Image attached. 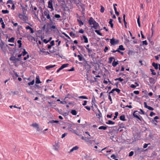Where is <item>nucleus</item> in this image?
<instances>
[{
	"label": "nucleus",
	"mask_w": 160,
	"mask_h": 160,
	"mask_svg": "<svg viewBox=\"0 0 160 160\" xmlns=\"http://www.w3.org/2000/svg\"><path fill=\"white\" fill-rule=\"evenodd\" d=\"M88 22L90 25H93V26H91V28H93L95 29H97L99 26L98 24L97 23L92 17H90L88 20Z\"/></svg>",
	"instance_id": "1"
},
{
	"label": "nucleus",
	"mask_w": 160,
	"mask_h": 160,
	"mask_svg": "<svg viewBox=\"0 0 160 160\" xmlns=\"http://www.w3.org/2000/svg\"><path fill=\"white\" fill-rule=\"evenodd\" d=\"M44 14L46 18L49 20L50 22L52 23V22L50 17L49 11L48 10H46L44 12Z\"/></svg>",
	"instance_id": "2"
},
{
	"label": "nucleus",
	"mask_w": 160,
	"mask_h": 160,
	"mask_svg": "<svg viewBox=\"0 0 160 160\" xmlns=\"http://www.w3.org/2000/svg\"><path fill=\"white\" fill-rule=\"evenodd\" d=\"M52 0H49L48 2V7L51 9L52 11L54 10L52 5Z\"/></svg>",
	"instance_id": "3"
},
{
	"label": "nucleus",
	"mask_w": 160,
	"mask_h": 160,
	"mask_svg": "<svg viewBox=\"0 0 160 160\" xmlns=\"http://www.w3.org/2000/svg\"><path fill=\"white\" fill-rule=\"evenodd\" d=\"M118 40H115V39L113 38L110 39V43L112 45H114L116 44H118Z\"/></svg>",
	"instance_id": "4"
},
{
	"label": "nucleus",
	"mask_w": 160,
	"mask_h": 160,
	"mask_svg": "<svg viewBox=\"0 0 160 160\" xmlns=\"http://www.w3.org/2000/svg\"><path fill=\"white\" fill-rule=\"evenodd\" d=\"M68 130L69 131L72 132L73 133H75V131L72 128V125L71 124H68Z\"/></svg>",
	"instance_id": "5"
},
{
	"label": "nucleus",
	"mask_w": 160,
	"mask_h": 160,
	"mask_svg": "<svg viewBox=\"0 0 160 160\" xmlns=\"http://www.w3.org/2000/svg\"><path fill=\"white\" fill-rule=\"evenodd\" d=\"M53 149L55 150H58L59 148L58 142L56 143L53 145Z\"/></svg>",
	"instance_id": "6"
},
{
	"label": "nucleus",
	"mask_w": 160,
	"mask_h": 160,
	"mask_svg": "<svg viewBox=\"0 0 160 160\" xmlns=\"http://www.w3.org/2000/svg\"><path fill=\"white\" fill-rule=\"evenodd\" d=\"M51 22V23H50V27L52 29H55L56 28V25H55V23H53V22H52V23L51 22Z\"/></svg>",
	"instance_id": "7"
},
{
	"label": "nucleus",
	"mask_w": 160,
	"mask_h": 160,
	"mask_svg": "<svg viewBox=\"0 0 160 160\" xmlns=\"http://www.w3.org/2000/svg\"><path fill=\"white\" fill-rule=\"evenodd\" d=\"M137 112V111H135L133 114V116H134V117L137 118L139 120H140V121H142V119H141L140 118L139 116L137 114V113H136V112Z\"/></svg>",
	"instance_id": "8"
},
{
	"label": "nucleus",
	"mask_w": 160,
	"mask_h": 160,
	"mask_svg": "<svg viewBox=\"0 0 160 160\" xmlns=\"http://www.w3.org/2000/svg\"><path fill=\"white\" fill-rule=\"evenodd\" d=\"M79 148V147L78 146H75L73 147L70 151L69 152H73L74 151H76Z\"/></svg>",
	"instance_id": "9"
},
{
	"label": "nucleus",
	"mask_w": 160,
	"mask_h": 160,
	"mask_svg": "<svg viewBox=\"0 0 160 160\" xmlns=\"http://www.w3.org/2000/svg\"><path fill=\"white\" fill-rule=\"evenodd\" d=\"M149 81L151 84H154L155 82L154 79L152 78H149Z\"/></svg>",
	"instance_id": "10"
},
{
	"label": "nucleus",
	"mask_w": 160,
	"mask_h": 160,
	"mask_svg": "<svg viewBox=\"0 0 160 160\" xmlns=\"http://www.w3.org/2000/svg\"><path fill=\"white\" fill-rule=\"evenodd\" d=\"M55 66H56L55 65H48V66H46L45 67V68H46V69L48 70L51 68H52L54 67H55Z\"/></svg>",
	"instance_id": "11"
},
{
	"label": "nucleus",
	"mask_w": 160,
	"mask_h": 160,
	"mask_svg": "<svg viewBox=\"0 0 160 160\" xmlns=\"http://www.w3.org/2000/svg\"><path fill=\"white\" fill-rule=\"evenodd\" d=\"M31 126H32L34 128H37V129H38L39 128L38 124L35 123L32 124L31 125Z\"/></svg>",
	"instance_id": "12"
},
{
	"label": "nucleus",
	"mask_w": 160,
	"mask_h": 160,
	"mask_svg": "<svg viewBox=\"0 0 160 160\" xmlns=\"http://www.w3.org/2000/svg\"><path fill=\"white\" fill-rule=\"evenodd\" d=\"M152 65L156 69H158V65L157 63H155L154 62H153L152 63Z\"/></svg>",
	"instance_id": "13"
},
{
	"label": "nucleus",
	"mask_w": 160,
	"mask_h": 160,
	"mask_svg": "<svg viewBox=\"0 0 160 160\" xmlns=\"http://www.w3.org/2000/svg\"><path fill=\"white\" fill-rule=\"evenodd\" d=\"M36 83H41V82L40 81V80H39L38 76H37L36 77Z\"/></svg>",
	"instance_id": "14"
},
{
	"label": "nucleus",
	"mask_w": 160,
	"mask_h": 160,
	"mask_svg": "<svg viewBox=\"0 0 160 160\" xmlns=\"http://www.w3.org/2000/svg\"><path fill=\"white\" fill-rule=\"evenodd\" d=\"M83 39L84 40V42L85 43H88V38H87V37L85 36L84 35L83 36Z\"/></svg>",
	"instance_id": "15"
},
{
	"label": "nucleus",
	"mask_w": 160,
	"mask_h": 160,
	"mask_svg": "<svg viewBox=\"0 0 160 160\" xmlns=\"http://www.w3.org/2000/svg\"><path fill=\"white\" fill-rule=\"evenodd\" d=\"M14 39L15 38H14L12 37L8 40V42H14Z\"/></svg>",
	"instance_id": "16"
},
{
	"label": "nucleus",
	"mask_w": 160,
	"mask_h": 160,
	"mask_svg": "<svg viewBox=\"0 0 160 160\" xmlns=\"http://www.w3.org/2000/svg\"><path fill=\"white\" fill-rule=\"evenodd\" d=\"M118 62L115 61H114L112 63V66L113 67H115L118 64Z\"/></svg>",
	"instance_id": "17"
},
{
	"label": "nucleus",
	"mask_w": 160,
	"mask_h": 160,
	"mask_svg": "<svg viewBox=\"0 0 160 160\" xmlns=\"http://www.w3.org/2000/svg\"><path fill=\"white\" fill-rule=\"evenodd\" d=\"M0 47L2 50H3L4 49V44L2 42L0 43Z\"/></svg>",
	"instance_id": "18"
},
{
	"label": "nucleus",
	"mask_w": 160,
	"mask_h": 160,
	"mask_svg": "<svg viewBox=\"0 0 160 160\" xmlns=\"http://www.w3.org/2000/svg\"><path fill=\"white\" fill-rule=\"evenodd\" d=\"M112 21L113 20L112 19H110L109 22V23L110 24L111 27L112 28H113V24L112 23Z\"/></svg>",
	"instance_id": "19"
},
{
	"label": "nucleus",
	"mask_w": 160,
	"mask_h": 160,
	"mask_svg": "<svg viewBox=\"0 0 160 160\" xmlns=\"http://www.w3.org/2000/svg\"><path fill=\"white\" fill-rule=\"evenodd\" d=\"M107 128V127L104 126H101L98 128V129H103L104 130H106Z\"/></svg>",
	"instance_id": "20"
},
{
	"label": "nucleus",
	"mask_w": 160,
	"mask_h": 160,
	"mask_svg": "<svg viewBox=\"0 0 160 160\" xmlns=\"http://www.w3.org/2000/svg\"><path fill=\"white\" fill-rule=\"evenodd\" d=\"M120 119L122 121H125V116L124 115H122L120 117Z\"/></svg>",
	"instance_id": "21"
},
{
	"label": "nucleus",
	"mask_w": 160,
	"mask_h": 160,
	"mask_svg": "<svg viewBox=\"0 0 160 160\" xmlns=\"http://www.w3.org/2000/svg\"><path fill=\"white\" fill-rule=\"evenodd\" d=\"M78 98L80 99H88V98L86 96H80L78 97Z\"/></svg>",
	"instance_id": "22"
},
{
	"label": "nucleus",
	"mask_w": 160,
	"mask_h": 160,
	"mask_svg": "<svg viewBox=\"0 0 160 160\" xmlns=\"http://www.w3.org/2000/svg\"><path fill=\"white\" fill-rule=\"evenodd\" d=\"M68 65V64H63V65H62V66L60 67H61V68H62V69H63L64 68L67 67Z\"/></svg>",
	"instance_id": "23"
},
{
	"label": "nucleus",
	"mask_w": 160,
	"mask_h": 160,
	"mask_svg": "<svg viewBox=\"0 0 160 160\" xmlns=\"http://www.w3.org/2000/svg\"><path fill=\"white\" fill-rule=\"evenodd\" d=\"M23 52H22V55L23 56H24L25 55H26V54L28 53V52H27L26 51V50L25 49H23Z\"/></svg>",
	"instance_id": "24"
},
{
	"label": "nucleus",
	"mask_w": 160,
	"mask_h": 160,
	"mask_svg": "<svg viewBox=\"0 0 160 160\" xmlns=\"http://www.w3.org/2000/svg\"><path fill=\"white\" fill-rule=\"evenodd\" d=\"M71 113L73 115H75L77 114V112L75 110H73L71 111Z\"/></svg>",
	"instance_id": "25"
},
{
	"label": "nucleus",
	"mask_w": 160,
	"mask_h": 160,
	"mask_svg": "<svg viewBox=\"0 0 160 160\" xmlns=\"http://www.w3.org/2000/svg\"><path fill=\"white\" fill-rule=\"evenodd\" d=\"M118 49L121 50H125V48H123L122 45H120Z\"/></svg>",
	"instance_id": "26"
},
{
	"label": "nucleus",
	"mask_w": 160,
	"mask_h": 160,
	"mask_svg": "<svg viewBox=\"0 0 160 160\" xmlns=\"http://www.w3.org/2000/svg\"><path fill=\"white\" fill-rule=\"evenodd\" d=\"M107 124H115V122H113L111 120H109L108 121V122L106 123Z\"/></svg>",
	"instance_id": "27"
},
{
	"label": "nucleus",
	"mask_w": 160,
	"mask_h": 160,
	"mask_svg": "<svg viewBox=\"0 0 160 160\" xmlns=\"http://www.w3.org/2000/svg\"><path fill=\"white\" fill-rule=\"evenodd\" d=\"M21 41L20 40H18L17 41L18 43L19 44L18 47L19 48H20L22 46V42H21Z\"/></svg>",
	"instance_id": "28"
},
{
	"label": "nucleus",
	"mask_w": 160,
	"mask_h": 160,
	"mask_svg": "<svg viewBox=\"0 0 160 160\" xmlns=\"http://www.w3.org/2000/svg\"><path fill=\"white\" fill-rule=\"evenodd\" d=\"M10 60L12 61H15L17 60V61H19V59L18 58H16L14 57H11L10 58Z\"/></svg>",
	"instance_id": "29"
},
{
	"label": "nucleus",
	"mask_w": 160,
	"mask_h": 160,
	"mask_svg": "<svg viewBox=\"0 0 160 160\" xmlns=\"http://www.w3.org/2000/svg\"><path fill=\"white\" fill-rule=\"evenodd\" d=\"M2 12L3 13V14H6V13H8L9 12V11L8 10H2Z\"/></svg>",
	"instance_id": "30"
},
{
	"label": "nucleus",
	"mask_w": 160,
	"mask_h": 160,
	"mask_svg": "<svg viewBox=\"0 0 160 160\" xmlns=\"http://www.w3.org/2000/svg\"><path fill=\"white\" fill-rule=\"evenodd\" d=\"M95 32L96 33H97L98 34V35H99L100 36H101L102 35V34L99 32V30H95Z\"/></svg>",
	"instance_id": "31"
},
{
	"label": "nucleus",
	"mask_w": 160,
	"mask_h": 160,
	"mask_svg": "<svg viewBox=\"0 0 160 160\" xmlns=\"http://www.w3.org/2000/svg\"><path fill=\"white\" fill-rule=\"evenodd\" d=\"M113 59H114V58L113 57H110L109 58V63H112V60Z\"/></svg>",
	"instance_id": "32"
},
{
	"label": "nucleus",
	"mask_w": 160,
	"mask_h": 160,
	"mask_svg": "<svg viewBox=\"0 0 160 160\" xmlns=\"http://www.w3.org/2000/svg\"><path fill=\"white\" fill-rule=\"evenodd\" d=\"M150 71L152 72V74L153 75H155L156 73L154 72V70L153 69H150Z\"/></svg>",
	"instance_id": "33"
},
{
	"label": "nucleus",
	"mask_w": 160,
	"mask_h": 160,
	"mask_svg": "<svg viewBox=\"0 0 160 160\" xmlns=\"http://www.w3.org/2000/svg\"><path fill=\"white\" fill-rule=\"evenodd\" d=\"M34 80H33L31 82H28V84L29 85H32L34 84Z\"/></svg>",
	"instance_id": "34"
},
{
	"label": "nucleus",
	"mask_w": 160,
	"mask_h": 160,
	"mask_svg": "<svg viewBox=\"0 0 160 160\" xmlns=\"http://www.w3.org/2000/svg\"><path fill=\"white\" fill-rule=\"evenodd\" d=\"M137 22H138V25L139 27H141V24H140V20H139V17L137 19Z\"/></svg>",
	"instance_id": "35"
},
{
	"label": "nucleus",
	"mask_w": 160,
	"mask_h": 160,
	"mask_svg": "<svg viewBox=\"0 0 160 160\" xmlns=\"http://www.w3.org/2000/svg\"><path fill=\"white\" fill-rule=\"evenodd\" d=\"M54 17L56 18H59L61 17V16L59 14H56L54 16Z\"/></svg>",
	"instance_id": "36"
},
{
	"label": "nucleus",
	"mask_w": 160,
	"mask_h": 160,
	"mask_svg": "<svg viewBox=\"0 0 160 160\" xmlns=\"http://www.w3.org/2000/svg\"><path fill=\"white\" fill-rule=\"evenodd\" d=\"M134 154V152L133 151H131L130 152L129 154V157H131Z\"/></svg>",
	"instance_id": "37"
},
{
	"label": "nucleus",
	"mask_w": 160,
	"mask_h": 160,
	"mask_svg": "<svg viewBox=\"0 0 160 160\" xmlns=\"http://www.w3.org/2000/svg\"><path fill=\"white\" fill-rule=\"evenodd\" d=\"M104 10V8L102 6H101V8L100 9V12H103Z\"/></svg>",
	"instance_id": "38"
},
{
	"label": "nucleus",
	"mask_w": 160,
	"mask_h": 160,
	"mask_svg": "<svg viewBox=\"0 0 160 160\" xmlns=\"http://www.w3.org/2000/svg\"><path fill=\"white\" fill-rule=\"evenodd\" d=\"M77 57L80 61H82V57L80 55H78Z\"/></svg>",
	"instance_id": "39"
},
{
	"label": "nucleus",
	"mask_w": 160,
	"mask_h": 160,
	"mask_svg": "<svg viewBox=\"0 0 160 160\" xmlns=\"http://www.w3.org/2000/svg\"><path fill=\"white\" fill-rule=\"evenodd\" d=\"M150 143H148V144H145L144 145V146H143V148H147L148 146V145H150Z\"/></svg>",
	"instance_id": "40"
},
{
	"label": "nucleus",
	"mask_w": 160,
	"mask_h": 160,
	"mask_svg": "<svg viewBox=\"0 0 160 160\" xmlns=\"http://www.w3.org/2000/svg\"><path fill=\"white\" fill-rule=\"evenodd\" d=\"M68 134L67 133H65L63 134H62L61 138H63L65 136H66Z\"/></svg>",
	"instance_id": "41"
},
{
	"label": "nucleus",
	"mask_w": 160,
	"mask_h": 160,
	"mask_svg": "<svg viewBox=\"0 0 160 160\" xmlns=\"http://www.w3.org/2000/svg\"><path fill=\"white\" fill-rule=\"evenodd\" d=\"M142 44L143 45H147L148 44L146 40H145V41H142Z\"/></svg>",
	"instance_id": "42"
},
{
	"label": "nucleus",
	"mask_w": 160,
	"mask_h": 160,
	"mask_svg": "<svg viewBox=\"0 0 160 160\" xmlns=\"http://www.w3.org/2000/svg\"><path fill=\"white\" fill-rule=\"evenodd\" d=\"M62 34L63 35H64L65 37H67L69 39H71L70 38L68 35H67L66 33H65V32H63L62 33Z\"/></svg>",
	"instance_id": "43"
},
{
	"label": "nucleus",
	"mask_w": 160,
	"mask_h": 160,
	"mask_svg": "<svg viewBox=\"0 0 160 160\" xmlns=\"http://www.w3.org/2000/svg\"><path fill=\"white\" fill-rule=\"evenodd\" d=\"M69 35L71 37H74L75 35V34L72 33V32H70Z\"/></svg>",
	"instance_id": "44"
},
{
	"label": "nucleus",
	"mask_w": 160,
	"mask_h": 160,
	"mask_svg": "<svg viewBox=\"0 0 160 160\" xmlns=\"http://www.w3.org/2000/svg\"><path fill=\"white\" fill-rule=\"evenodd\" d=\"M148 108H147V109H149L150 110L152 111L154 110V108H152L151 107L148 106Z\"/></svg>",
	"instance_id": "45"
},
{
	"label": "nucleus",
	"mask_w": 160,
	"mask_h": 160,
	"mask_svg": "<svg viewBox=\"0 0 160 160\" xmlns=\"http://www.w3.org/2000/svg\"><path fill=\"white\" fill-rule=\"evenodd\" d=\"M115 91H116L118 94L120 92V90L118 88H115Z\"/></svg>",
	"instance_id": "46"
},
{
	"label": "nucleus",
	"mask_w": 160,
	"mask_h": 160,
	"mask_svg": "<svg viewBox=\"0 0 160 160\" xmlns=\"http://www.w3.org/2000/svg\"><path fill=\"white\" fill-rule=\"evenodd\" d=\"M155 115V113L153 112H151V113H150V116L151 117H152L153 115Z\"/></svg>",
	"instance_id": "47"
},
{
	"label": "nucleus",
	"mask_w": 160,
	"mask_h": 160,
	"mask_svg": "<svg viewBox=\"0 0 160 160\" xmlns=\"http://www.w3.org/2000/svg\"><path fill=\"white\" fill-rule=\"evenodd\" d=\"M79 32L81 33H84V31L82 29H81L79 30Z\"/></svg>",
	"instance_id": "48"
},
{
	"label": "nucleus",
	"mask_w": 160,
	"mask_h": 160,
	"mask_svg": "<svg viewBox=\"0 0 160 160\" xmlns=\"http://www.w3.org/2000/svg\"><path fill=\"white\" fill-rule=\"evenodd\" d=\"M51 46H53L54 45V40H52L51 41V42H50V44Z\"/></svg>",
	"instance_id": "49"
},
{
	"label": "nucleus",
	"mask_w": 160,
	"mask_h": 160,
	"mask_svg": "<svg viewBox=\"0 0 160 160\" xmlns=\"http://www.w3.org/2000/svg\"><path fill=\"white\" fill-rule=\"evenodd\" d=\"M87 50L89 53H91L92 52V50L90 48L88 49Z\"/></svg>",
	"instance_id": "50"
},
{
	"label": "nucleus",
	"mask_w": 160,
	"mask_h": 160,
	"mask_svg": "<svg viewBox=\"0 0 160 160\" xmlns=\"http://www.w3.org/2000/svg\"><path fill=\"white\" fill-rule=\"evenodd\" d=\"M12 23H13V25L15 26V27H16V26H17L18 25V24L17 23H14V22L12 21Z\"/></svg>",
	"instance_id": "51"
},
{
	"label": "nucleus",
	"mask_w": 160,
	"mask_h": 160,
	"mask_svg": "<svg viewBox=\"0 0 160 160\" xmlns=\"http://www.w3.org/2000/svg\"><path fill=\"white\" fill-rule=\"evenodd\" d=\"M144 107L145 108H148V106L147 105L146 102H144Z\"/></svg>",
	"instance_id": "52"
},
{
	"label": "nucleus",
	"mask_w": 160,
	"mask_h": 160,
	"mask_svg": "<svg viewBox=\"0 0 160 160\" xmlns=\"http://www.w3.org/2000/svg\"><path fill=\"white\" fill-rule=\"evenodd\" d=\"M108 99H109L110 101L111 102V103L112 104V99L111 96H110V95H108Z\"/></svg>",
	"instance_id": "53"
},
{
	"label": "nucleus",
	"mask_w": 160,
	"mask_h": 160,
	"mask_svg": "<svg viewBox=\"0 0 160 160\" xmlns=\"http://www.w3.org/2000/svg\"><path fill=\"white\" fill-rule=\"evenodd\" d=\"M62 115L63 116H66L68 115V114L67 112H64V113H61Z\"/></svg>",
	"instance_id": "54"
},
{
	"label": "nucleus",
	"mask_w": 160,
	"mask_h": 160,
	"mask_svg": "<svg viewBox=\"0 0 160 160\" xmlns=\"http://www.w3.org/2000/svg\"><path fill=\"white\" fill-rule=\"evenodd\" d=\"M140 111L141 112H140V113L142 114H145V112L144 111H143L142 109H140Z\"/></svg>",
	"instance_id": "55"
},
{
	"label": "nucleus",
	"mask_w": 160,
	"mask_h": 160,
	"mask_svg": "<svg viewBox=\"0 0 160 160\" xmlns=\"http://www.w3.org/2000/svg\"><path fill=\"white\" fill-rule=\"evenodd\" d=\"M133 93L135 94H138L139 93V91H135Z\"/></svg>",
	"instance_id": "56"
},
{
	"label": "nucleus",
	"mask_w": 160,
	"mask_h": 160,
	"mask_svg": "<svg viewBox=\"0 0 160 160\" xmlns=\"http://www.w3.org/2000/svg\"><path fill=\"white\" fill-rule=\"evenodd\" d=\"M108 50V48L107 47V46H106L105 47V49H104V51L105 52H107V51Z\"/></svg>",
	"instance_id": "57"
},
{
	"label": "nucleus",
	"mask_w": 160,
	"mask_h": 160,
	"mask_svg": "<svg viewBox=\"0 0 160 160\" xmlns=\"http://www.w3.org/2000/svg\"><path fill=\"white\" fill-rule=\"evenodd\" d=\"M43 42H44L45 43H47L48 42H49V41L48 40H47L46 39H44L43 40Z\"/></svg>",
	"instance_id": "58"
},
{
	"label": "nucleus",
	"mask_w": 160,
	"mask_h": 160,
	"mask_svg": "<svg viewBox=\"0 0 160 160\" xmlns=\"http://www.w3.org/2000/svg\"><path fill=\"white\" fill-rule=\"evenodd\" d=\"M7 3L12 4V1L11 0H8L7 2Z\"/></svg>",
	"instance_id": "59"
},
{
	"label": "nucleus",
	"mask_w": 160,
	"mask_h": 160,
	"mask_svg": "<svg viewBox=\"0 0 160 160\" xmlns=\"http://www.w3.org/2000/svg\"><path fill=\"white\" fill-rule=\"evenodd\" d=\"M136 85H135L134 84H131V87L132 88H135L136 87Z\"/></svg>",
	"instance_id": "60"
},
{
	"label": "nucleus",
	"mask_w": 160,
	"mask_h": 160,
	"mask_svg": "<svg viewBox=\"0 0 160 160\" xmlns=\"http://www.w3.org/2000/svg\"><path fill=\"white\" fill-rule=\"evenodd\" d=\"M114 91H115V88L112 89L111 91L109 92V94H110L111 93H113Z\"/></svg>",
	"instance_id": "61"
},
{
	"label": "nucleus",
	"mask_w": 160,
	"mask_h": 160,
	"mask_svg": "<svg viewBox=\"0 0 160 160\" xmlns=\"http://www.w3.org/2000/svg\"><path fill=\"white\" fill-rule=\"evenodd\" d=\"M85 108L86 109H87V110H90V108L89 107H88V106H85Z\"/></svg>",
	"instance_id": "62"
},
{
	"label": "nucleus",
	"mask_w": 160,
	"mask_h": 160,
	"mask_svg": "<svg viewBox=\"0 0 160 160\" xmlns=\"http://www.w3.org/2000/svg\"><path fill=\"white\" fill-rule=\"evenodd\" d=\"M97 115L99 116V117H101L102 116V114L100 112H99V113H98L97 114Z\"/></svg>",
	"instance_id": "63"
},
{
	"label": "nucleus",
	"mask_w": 160,
	"mask_h": 160,
	"mask_svg": "<svg viewBox=\"0 0 160 160\" xmlns=\"http://www.w3.org/2000/svg\"><path fill=\"white\" fill-rule=\"evenodd\" d=\"M87 103V101H84V102L82 103V105L83 106H85L86 105Z\"/></svg>",
	"instance_id": "64"
}]
</instances>
